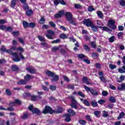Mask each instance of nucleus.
<instances>
[{
	"label": "nucleus",
	"instance_id": "1",
	"mask_svg": "<svg viewBox=\"0 0 125 125\" xmlns=\"http://www.w3.org/2000/svg\"><path fill=\"white\" fill-rule=\"evenodd\" d=\"M45 74L47 77H51V78H53V79L51 80V82H58V80H59V76L56 75L54 72H53L50 70H47L45 72Z\"/></svg>",
	"mask_w": 125,
	"mask_h": 125
},
{
	"label": "nucleus",
	"instance_id": "2",
	"mask_svg": "<svg viewBox=\"0 0 125 125\" xmlns=\"http://www.w3.org/2000/svg\"><path fill=\"white\" fill-rule=\"evenodd\" d=\"M67 21H68L69 24L73 25V26H77V22L76 21L73 20V15L70 12H67L65 14Z\"/></svg>",
	"mask_w": 125,
	"mask_h": 125
},
{
	"label": "nucleus",
	"instance_id": "3",
	"mask_svg": "<svg viewBox=\"0 0 125 125\" xmlns=\"http://www.w3.org/2000/svg\"><path fill=\"white\" fill-rule=\"evenodd\" d=\"M42 113L44 115H46V114L52 115V114H54V110H53L51 107L48 105H46L42 110Z\"/></svg>",
	"mask_w": 125,
	"mask_h": 125
},
{
	"label": "nucleus",
	"instance_id": "4",
	"mask_svg": "<svg viewBox=\"0 0 125 125\" xmlns=\"http://www.w3.org/2000/svg\"><path fill=\"white\" fill-rule=\"evenodd\" d=\"M115 21L113 20H108L107 21V26L112 30H116L117 29V26L115 25Z\"/></svg>",
	"mask_w": 125,
	"mask_h": 125
},
{
	"label": "nucleus",
	"instance_id": "5",
	"mask_svg": "<svg viewBox=\"0 0 125 125\" xmlns=\"http://www.w3.org/2000/svg\"><path fill=\"white\" fill-rule=\"evenodd\" d=\"M47 33H48V34H46L45 36L48 40H54V38H53V36L55 35L54 31L52 30H47Z\"/></svg>",
	"mask_w": 125,
	"mask_h": 125
},
{
	"label": "nucleus",
	"instance_id": "6",
	"mask_svg": "<svg viewBox=\"0 0 125 125\" xmlns=\"http://www.w3.org/2000/svg\"><path fill=\"white\" fill-rule=\"evenodd\" d=\"M69 98L71 99V103L70 104V106L71 108H73L74 109H78V106L77 105V102L75 99V98L73 96L69 97Z\"/></svg>",
	"mask_w": 125,
	"mask_h": 125
},
{
	"label": "nucleus",
	"instance_id": "7",
	"mask_svg": "<svg viewBox=\"0 0 125 125\" xmlns=\"http://www.w3.org/2000/svg\"><path fill=\"white\" fill-rule=\"evenodd\" d=\"M83 25L86 26V27H91L93 24V22H92V21L90 20L89 19H85L83 21Z\"/></svg>",
	"mask_w": 125,
	"mask_h": 125
},
{
	"label": "nucleus",
	"instance_id": "8",
	"mask_svg": "<svg viewBox=\"0 0 125 125\" xmlns=\"http://www.w3.org/2000/svg\"><path fill=\"white\" fill-rule=\"evenodd\" d=\"M10 55H12L14 56V57L12 58V60L14 61V62H20V61H21V60H20V58L18 56V54H17V53H13V52H12Z\"/></svg>",
	"mask_w": 125,
	"mask_h": 125
},
{
	"label": "nucleus",
	"instance_id": "9",
	"mask_svg": "<svg viewBox=\"0 0 125 125\" xmlns=\"http://www.w3.org/2000/svg\"><path fill=\"white\" fill-rule=\"evenodd\" d=\"M59 3L62 5H66V4H67L64 0H54V4L55 6H57Z\"/></svg>",
	"mask_w": 125,
	"mask_h": 125
},
{
	"label": "nucleus",
	"instance_id": "10",
	"mask_svg": "<svg viewBox=\"0 0 125 125\" xmlns=\"http://www.w3.org/2000/svg\"><path fill=\"white\" fill-rule=\"evenodd\" d=\"M99 76H100L99 79L102 83H106V78L105 77H104V73L102 71H100L98 73Z\"/></svg>",
	"mask_w": 125,
	"mask_h": 125
},
{
	"label": "nucleus",
	"instance_id": "11",
	"mask_svg": "<svg viewBox=\"0 0 125 125\" xmlns=\"http://www.w3.org/2000/svg\"><path fill=\"white\" fill-rule=\"evenodd\" d=\"M64 12L63 10L60 11L58 13L54 15V17L56 19H58L62 17V15H63Z\"/></svg>",
	"mask_w": 125,
	"mask_h": 125
},
{
	"label": "nucleus",
	"instance_id": "12",
	"mask_svg": "<svg viewBox=\"0 0 125 125\" xmlns=\"http://www.w3.org/2000/svg\"><path fill=\"white\" fill-rule=\"evenodd\" d=\"M30 117V114L28 112H24L21 116V120H28Z\"/></svg>",
	"mask_w": 125,
	"mask_h": 125
},
{
	"label": "nucleus",
	"instance_id": "13",
	"mask_svg": "<svg viewBox=\"0 0 125 125\" xmlns=\"http://www.w3.org/2000/svg\"><path fill=\"white\" fill-rule=\"evenodd\" d=\"M62 117L63 118H65L64 119V121L66 122V123H69V122H71V116L69 115V113L64 114Z\"/></svg>",
	"mask_w": 125,
	"mask_h": 125
},
{
	"label": "nucleus",
	"instance_id": "14",
	"mask_svg": "<svg viewBox=\"0 0 125 125\" xmlns=\"http://www.w3.org/2000/svg\"><path fill=\"white\" fill-rule=\"evenodd\" d=\"M32 79H34V76L27 74L24 77V80L28 83V82L30 81V80H32Z\"/></svg>",
	"mask_w": 125,
	"mask_h": 125
},
{
	"label": "nucleus",
	"instance_id": "15",
	"mask_svg": "<svg viewBox=\"0 0 125 125\" xmlns=\"http://www.w3.org/2000/svg\"><path fill=\"white\" fill-rule=\"evenodd\" d=\"M32 112L33 114H36L37 116H41L42 115V112H41V110L37 108H34Z\"/></svg>",
	"mask_w": 125,
	"mask_h": 125
},
{
	"label": "nucleus",
	"instance_id": "16",
	"mask_svg": "<svg viewBox=\"0 0 125 125\" xmlns=\"http://www.w3.org/2000/svg\"><path fill=\"white\" fill-rule=\"evenodd\" d=\"M99 29H102L103 31L104 32H112V29H110L109 27L107 26H98Z\"/></svg>",
	"mask_w": 125,
	"mask_h": 125
},
{
	"label": "nucleus",
	"instance_id": "17",
	"mask_svg": "<svg viewBox=\"0 0 125 125\" xmlns=\"http://www.w3.org/2000/svg\"><path fill=\"white\" fill-rule=\"evenodd\" d=\"M67 113H68L70 117H73L74 116H76V112L74 111V110L72 108H69L67 109Z\"/></svg>",
	"mask_w": 125,
	"mask_h": 125
},
{
	"label": "nucleus",
	"instance_id": "18",
	"mask_svg": "<svg viewBox=\"0 0 125 125\" xmlns=\"http://www.w3.org/2000/svg\"><path fill=\"white\" fill-rule=\"evenodd\" d=\"M98 102L96 101V100H93L91 101L90 104L92 107L95 108L98 107Z\"/></svg>",
	"mask_w": 125,
	"mask_h": 125
},
{
	"label": "nucleus",
	"instance_id": "19",
	"mask_svg": "<svg viewBox=\"0 0 125 125\" xmlns=\"http://www.w3.org/2000/svg\"><path fill=\"white\" fill-rule=\"evenodd\" d=\"M63 111H64L63 108L59 106L58 107L57 110H54V114H61L63 113Z\"/></svg>",
	"mask_w": 125,
	"mask_h": 125
},
{
	"label": "nucleus",
	"instance_id": "20",
	"mask_svg": "<svg viewBox=\"0 0 125 125\" xmlns=\"http://www.w3.org/2000/svg\"><path fill=\"white\" fill-rule=\"evenodd\" d=\"M10 50H11L12 51V50H18L19 51H22L23 48L22 47H16V46H14L11 47Z\"/></svg>",
	"mask_w": 125,
	"mask_h": 125
},
{
	"label": "nucleus",
	"instance_id": "21",
	"mask_svg": "<svg viewBox=\"0 0 125 125\" xmlns=\"http://www.w3.org/2000/svg\"><path fill=\"white\" fill-rule=\"evenodd\" d=\"M82 82L84 83H86V84H91V83L88 82V79L87 77L84 76L82 78Z\"/></svg>",
	"mask_w": 125,
	"mask_h": 125
},
{
	"label": "nucleus",
	"instance_id": "22",
	"mask_svg": "<svg viewBox=\"0 0 125 125\" xmlns=\"http://www.w3.org/2000/svg\"><path fill=\"white\" fill-rule=\"evenodd\" d=\"M19 85H24L25 84H27V83L24 80L21 79L17 83Z\"/></svg>",
	"mask_w": 125,
	"mask_h": 125
},
{
	"label": "nucleus",
	"instance_id": "23",
	"mask_svg": "<svg viewBox=\"0 0 125 125\" xmlns=\"http://www.w3.org/2000/svg\"><path fill=\"white\" fill-rule=\"evenodd\" d=\"M0 50L1 51H2L3 52H7V53H8V54H11V53L12 52V51L11 50H7L6 48L4 47H2L0 49Z\"/></svg>",
	"mask_w": 125,
	"mask_h": 125
},
{
	"label": "nucleus",
	"instance_id": "24",
	"mask_svg": "<svg viewBox=\"0 0 125 125\" xmlns=\"http://www.w3.org/2000/svg\"><path fill=\"white\" fill-rule=\"evenodd\" d=\"M20 52L19 53V55L20 56V60H24L25 59V57H24V56L23 55V54H22V53H23V52H24V48H22V51H20Z\"/></svg>",
	"mask_w": 125,
	"mask_h": 125
},
{
	"label": "nucleus",
	"instance_id": "25",
	"mask_svg": "<svg viewBox=\"0 0 125 125\" xmlns=\"http://www.w3.org/2000/svg\"><path fill=\"white\" fill-rule=\"evenodd\" d=\"M25 14L27 16L30 17L34 14V12L33 11V10L29 9L26 11Z\"/></svg>",
	"mask_w": 125,
	"mask_h": 125
},
{
	"label": "nucleus",
	"instance_id": "26",
	"mask_svg": "<svg viewBox=\"0 0 125 125\" xmlns=\"http://www.w3.org/2000/svg\"><path fill=\"white\" fill-rule=\"evenodd\" d=\"M91 30L94 32V33H96L98 31V27L95 26L94 24L93 23L92 26H91Z\"/></svg>",
	"mask_w": 125,
	"mask_h": 125
},
{
	"label": "nucleus",
	"instance_id": "27",
	"mask_svg": "<svg viewBox=\"0 0 125 125\" xmlns=\"http://www.w3.org/2000/svg\"><path fill=\"white\" fill-rule=\"evenodd\" d=\"M11 69L13 72H17L19 71V67L16 65H13L11 66Z\"/></svg>",
	"mask_w": 125,
	"mask_h": 125
},
{
	"label": "nucleus",
	"instance_id": "28",
	"mask_svg": "<svg viewBox=\"0 0 125 125\" xmlns=\"http://www.w3.org/2000/svg\"><path fill=\"white\" fill-rule=\"evenodd\" d=\"M39 24L40 25H43L45 23V19H44V17H42L39 21H38Z\"/></svg>",
	"mask_w": 125,
	"mask_h": 125
},
{
	"label": "nucleus",
	"instance_id": "29",
	"mask_svg": "<svg viewBox=\"0 0 125 125\" xmlns=\"http://www.w3.org/2000/svg\"><path fill=\"white\" fill-rule=\"evenodd\" d=\"M26 69L28 72L31 73V74H35L36 73V69H32L30 67H26Z\"/></svg>",
	"mask_w": 125,
	"mask_h": 125
},
{
	"label": "nucleus",
	"instance_id": "30",
	"mask_svg": "<svg viewBox=\"0 0 125 125\" xmlns=\"http://www.w3.org/2000/svg\"><path fill=\"white\" fill-rule=\"evenodd\" d=\"M122 68L118 69V72L120 73V74H124V73H125V65H123Z\"/></svg>",
	"mask_w": 125,
	"mask_h": 125
},
{
	"label": "nucleus",
	"instance_id": "31",
	"mask_svg": "<svg viewBox=\"0 0 125 125\" xmlns=\"http://www.w3.org/2000/svg\"><path fill=\"white\" fill-rule=\"evenodd\" d=\"M29 22L25 21H22V25L23 26L24 29H27V28H29Z\"/></svg>",
	"mask_w": 125,
	"mask_h": 125
},
{
	"label": "nucleus",
	"instance_id": "32",
	"mask_svg": "<svg viewBox=\"0 0 125 125\" xmlns=\"http://www.w3.org/2000/svg\"><path fill=\"white\" fill-rule=\"evenodd\" d=\"M16 1H17V0H12L11 1V7L12 8H14V7H15V5H16Z\"/></svg>",
	"mask_w": 125,
	"mask_h": 125
},
{
	"label": "nucleus",
	"instance_id": "33",
	"mask_svg": "<svg viewBox=\"0 0 125 125\" xmlns=\"http://www.w3.org/2000/svg\"><path fill=\"white\" fill-rule=\"evenodd\" d=\"M118 90H120L121 91H123V90H125V83H122L121 84V87H118L117 88Z\"/></svg>",
	"mask_w": 125,
	"mask_h": 125
},
{
	"label": "nucleus",
	"instance_id": "34",
	"mask_svg": "<svg viewBox=\"0 0 125 125\" xmlns=\"http://www.w3.org/2000/svg\"><path fill=\"white\" fill-rule=\"evenodd\" d=\"M109 101H110L111 103H116V98L114 96H110L109 98Z\"/></svg>",
	"mask_w": 125,
	"mask_h": 125
},
{
	"label": "nucleus",
	"instance_id": "35",
	"mask_svg": "<svg viewBox=\"0 0 125 125\" xmlns=\"http://www.w3.org/2000/svg\"><path fill=\"white\" fill-rule=\"evenodd\" d=\"M97 14L98 17H99V18H100V19H103L104 15L101 11H98L97 12Z\"/></svg>",
	"mask_w": 125,
	"mask_h": 125
},
{
	"label": "nucleus",
	"instance_id": "36",
	"mask_svg": "<svg viewBox=\"0 0 125 125\" xmlns=\"http://www.w3.org/2000/svg\"><path fill=\"white\" fill-rule=\"evenodd\" d=\"M13 31V28L11 26H6V29L5 30V32H9V33H11Z\"/></svg>",
	"mask_w": 125,
	"mask_h": 125
},
{
	"label": "nucleus",
	"instance_id": "37",
	"mask_svg": "<svg viewBox=\"0 0 125 125\" xmlns=\"http://www.w3.org/2000/svg\"><path fill=\"white\" fill-rule=\"evenodd\" d=\"M125 116V113L124 112H121L119 114V116L117 117L118 120H121V119H123L124 116Z\"/></svg>",
	"mask_w": 125,
	"mask_h": 125
},
{
	"label": "nucleus",
	"instance_id": "38",
	"mask_svg": "<svg viewBox=\"0 0 125 125\" xmlns=\"http://www.w3.org/2000/svg\"><path fill=\"white\" fill-rule=\"evenodd\" d=\"M29 28H32V29H35V28L36 27V23L35 22H30L29 23Z\"/></svg>",
	"mask_w": 125,
	"mask_h": 125
},
{
	"label": "nucleus",
	"instance_id": "39",
	"mask_svg": "<svg viewBox=\"0 0 125 125\" xmlns=\"http://www.w3.org/2000/svg\"><path fill=\"white\" fill-rule=\"evenodd\" d=\"M83 104H84L85 106H87V107H89V106H90V103H89V102L86 99L84 100Z\"/></svg>",
	"mask_w": 125,
	"mask_h": 125
},
{
	"label": "nucleus",
	"instance_id": "40",
	"mask_svg": "<svg viewBox=\"0 0 125 125\" xmlns=\"http://www.w3.org/2000/svg\"><path fill=\"white\" fill-rule=\"evenodd\" d=\"M5 93L7 96H11V95H12V93L9 89H6Z\"/></svg>",
	"mask_w": 125,
	"mask_h": 125
},
{
	"label": "nucleus",
	"instance_id": "41",
	"mask_svg": "<svg viewBox=\"0 0 125 125\" xmlns=\"http://www.w3.org/2000/svg\"><path fill=\"white\" fill-rule=\"evenodd\" d=\"M83 47L85 51H87L88 52H89L90 51V48H89L88 45L84 44L83 45Z\"/></svg>",
	"mask_w": 125,
	"mask_h": 125
},
{
	"label": "nucleus",
	"instance_id": "42",
	"mask_svg": "<svg viewBox=\"0 0 125 125\" xmlns=\"http://www.w3.org/2000/svg\"><path fill=\"white\" fill-rule=\"evenodd\" d=\"M78 123L80 124L81 125H85L86 124V121L85 120H79L78 121Z\"/></svg>",
	"mask_w": 125,
	"mask_h": 125
},
{
	"label": "nucleus",
	"instance_id": "43",
	"mask_svg": "<svg viewBox=\"0 0 125 125\" xmlns=\"http://www.w3.org/2000/svg\"><path fill=\"white\" fill-rule=\"evenodd\" d=\"M90 93L91 94H92V95H98V93L96 90H94V89H91Z\"/></svg>",
	"mask_w": 125,
	"mask_h": 125
},
{
	"label": "nucleus",
	"instance_id": "44",
	"mask_svg": "<svg viewBox=\"0 0 125 125\" xmlns=\"http://www.w3.org/2000/svg\"><path fill=\"white\" fill-rule=\"evenodd\" d=\"M37 38L38 40L40 41V42H45V38L41 35H39Z\"/></svg>",
	"mask_w": 125,
	"mask_h": 125
},
{
	"label": "nucleus",
	"instance_id": "45",
	"mask_svg": "<svg viewBox=\"0 0 125 125\" xmlns=\"http://www.w3.org/2000/svg\"><path fill=\"white\" fill-rule=\"evenodd\" d=\"M91 57H92V58H95V57H99V55L97 52H93L91 54Z\"/></svg>",
	"mask_w": 125,
	"mask_h": 125
},
{
	"label": "nucleus",
	"instance_id": "46",
	"mask_svg": "<svg viewBox=\"0 0 125 125\" xmlns=\"http://www.w3.org/2000/svg\"><path fill=\"white\" fill-rule=\"evenodd\" d=\"M95 10V8H93V6H89L88 7V11L89 12H92V11H94Z\"/></svg>",
	"mask_w": 125,
	"mask_h": 125
},
{
	"label": "nucleus",
	"instance_id": "47",
	"mask_svg": "<svg viewBox=\"0 0 125 125\" xmlns=\"http://www.w3.org/2000/svg\"><path fill=\"white\" fill-rule=\"evenodd\" d=\"M38 98V96L32 95L31 96V99L32 101H37V99Z\"/></svg>",
	"mask_w": 125,
	"mask_h": 125
},
{
	"label": "nucleus",
	"instance_id": "48",
	"mask_svg": "<svg viewBox=\"0 0 125 125\" xmlns=\"http://www.w3.org/2000/svg\"><path fill=\"white\" fill-rule=\"evenodd\" d=\"M78 95H79V96H81V97H83V98H84V97H85V95L83 93V92L82 91H78Z\"/></svg>",
	"mask_w": 125,
	"mask_h": 125
},
{
	"label": "nucleus",
	"instance_id": "49",
	"mask_svg": "<svg viewBox=\"0 0 125 125\" xmlns=\"http://www.w3.org/2000/svg\"><path fill=\"white\" fill-rule=\"evenodd\" d=\"M103 117H104V118H107V117H108V116H109V114H108V112L104 110L103 111Z\"/></svg>",
	"mask_w": 125,
	"mask_h": 125
},
{
	"label": "nucleus",
	"instance_id": "50",
	"mask_svg": "<svg viewBox=\"0 0 125 125\" xmlns=\"http://www.w3.org/2000/svg\"><path fill=\"white\" fill-rule=\"evenodd\" d=\"M60 37L61 39H62V40H64L65 39H67V35L65 34H61L60 35Z\"/></svg>",
	"mask_w": 125,
	"mask_h": 125
},
{
	"label": "nucleus",
	"instance_id": "51",
	"mask_svg": "<svg viewBox=\"0 0 125 125\" xmlns=\"http://www.w3.org/2000/svg\"><path fill=\"white\" fill-rule=\"evenodd\" d=\"M12 35L14 36V37H18V36H19V31H13L12 33Z\"/></svg>",
	"mask_w": 125,
	"mask_h": 125
},
{
	"label": "nucleus",
	"instance_id": "52",
	"mask_svg": "<svg viewBox=\"0 0 125 125\" xmlns=\"http://www.w3.org/2000/svg\"><path fill=\"white\" fill-rule=\"evenodd\" d=\"M95 68H97V69H101V64L100 63H96L95 64Z\"/></svg>",
	"mask_w": 125,
	"mask_h": 125
},
{
	"label": "nucleus",
	"instance_id": "53",
	"mask_svg": "<svg viewBox=\"0 0 125 125\" xmlns=\"http://www.w3.org/2000/svg\"><path fill=\"white\" fill-rule=\"evenodd\" d=\"M60 52L62 55H65V54H67V52L66 51V50L62 48L60 50Z\"/></svg>",
	"mask_w": 125,
	"mask_h": 125
},
{
	"label": "nucleus",
	"instance_id": "54",
	"mask_svg": "<svg viewBox=\"0 0 125 125\" xmlns=\"http://www.w3.org/2000/svg\"><path fill=\"white\" fill-rule=\"evenodd\" d=\"M106 101L102 99L98 101V103L100 104V105H103L104 103H105Z\"/></svg>",
	"mask_w": 125,
	"mask_h": 125
},
{
	"label": "nucleus",
	"instance_id": "55",
	"mask_svg": "<svg viewBox=\"0 0 125 125\" xmlns=\"http://www.w3.org/2000/svg\"><path fill=\"white\" fill-rule=\"evenodd\" d=\"M109 67L111 69V70H114L116 69V68H117V66L116 65L112 64H110Z\"/></svg>",
	"mask_w": 125,
	"mask_h": 125
},
{
	"label": "nucleus",
	"instance_id": "56",
	"mask_svg": "<svg viewBox=\"0 0 125 125\" xmlns=\"http://www.w3.org/2000/svg\"><path fill=\"white\" fill-rule=\"evenodd\" d=\"M108 41L109 42H115V36H111L110 38H109Z\"/></svg>",
	"mask_w": 125,
	"mask_h": 125
},
{
	"label": "nucleus",
	"instance_id": "57",
	"mask_svg": "<svg viewBox=\"0 0 125 125\" xmlns=\"http://www.w3.org/2000/svg\"><path fill=\"white\" fill-rule=\"evenodd\" d=\"M84 88L87 92H90L91 91V89H90V87H88L86 85H84Z\"/></svg>",
	"mask_w": 125,
	"mask_h": 125
},
{
	"label": "nucleus",
	"instance_id": "58",
	"mask_svg": "<svg viewBox=\"0 0 125 125\" xmlns=\"http://www.w3.org/2000/svg\"><path fill=\"white\" fill-rule=\"evenodd\" d=\"M123 36H124V33L123 32H119L117 34L118 39H121V38H122V37H123Z\"/></svg>",
	"mask_w": 125,
	"mask_h": 125
},
{
	"label": "nucleus",
	"instance_id": "59",
	"mask_svg": "<svg viewBox=\"0 0 125 125\" xmlns=\"http://www.w3.org/2000/svg\"><path fill=\"white\" fill-rule=\"evenodd\" d=\"M85 119L88 121V122H92V120L91 119V118L90 117V115H86L85 116Z\"/></svg>",
	"mask_w": 125,
	"mask_h": 125
},
{
	"label": "nucleus",
	"instance_id": "60",
	"mask_svg": "<svg viewBox=\"0 0 125 125\" xmlns=\"http://www.w3.org/2000/svg\"><path fill=\"white\" fill-rule=\"evenodd\" d=\"M6 29V25H0V30H1L2 31H5Z\"/></svg>",
	"mask_w": 125,
	"mask_h": 125
},
{
	"label": "nucleus",
	"instance_id": "61",
	"mask_svg": "<svg viewBox=\"0 0 125 125\" xmlns=\"http://www.w3.org/2000/svg\"><path fill=\"white\" fill-rule=\"evenodd\" d=\"M49 24L52 28H55L56 24L53 22V21H49Z\"/></svg>",
	"mask_w": 125,
	"mask_h": 125
},
{
	"label": "nucleus",
	"instance_id": "62",
	"mask_svg": "<svg viewBox=\"0 0 125 125\" xmlns=\"http://www.w3.org/2000/svg\"><path fill=\"white\" fill-rule=\"evenodd\" d=\"M50 89L53 91L56 90V86L54 85H50Z\"/></svg>",
	"mask_w": 125,
	"mask_h": 125
},
{
	"label": "nucleus",
	"instance_id": "63",
	"mask_svg": "<svg viewBox=\"0 0 125 125\" xmlns=\"http://www.w3.org/2000/svg\"><path fill=\"white\" fill-rule=\"evenodd\" d=\"M108 93L107 92V91H103L102 92V96L106 97L107 95H108Z\"/></svg>",
	"mask_w": 125,
	"mask_h": 125
},
{
	"label": "nucleus",
	"instance_id": "64",
	"mask_svg": "<svg viewBox=\"0 0 125 125\" xmlns=\"http://www.w3.org/2000/svg\"><path fill=\"white\" fill-rule=\"evenodd\" d=\"M120 4L121 5V6H125V0H120Z\"/></svg>",
	"mask_w": 125,
	"mask_h": 125
}]
</instances>
